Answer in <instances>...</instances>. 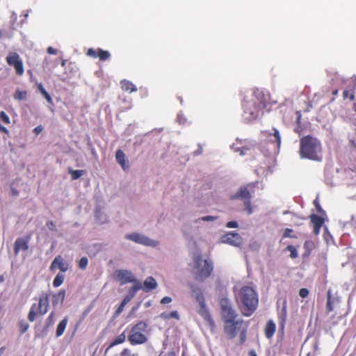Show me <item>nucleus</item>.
Segmentation results:
<instances>
[{
  "instance_id": "51",
  "label": "nucleus",
  "mask_w": 356,
  "mask_h": 356,
  "mask_svg": "<svg viewBox=\"0 0 356 356\" xmlns=\"http://www.w3.org/2000/svg\"><path fill=\"white\" fill-rule=\"evenodd\" d=\"M124 306H125V305L122 302L120 303V305L118 306V307L117 308L116 313L117 314L121 313L123 311Z\"/></svg>"
},
{
  "instance_id": "12",
  "label": "nucleus",
  "mask_w": 356,
  "mask_h": 356,
  "mask_svg": "<svg viewBox=\"0 0 356 356\" xmlns=\"http://www.w3.org/2000/svg\"><path fill=\"white\" fill-rule=\"evenodd\" d=\"M6 60L8 65L15 68V73L17 76H22L24 74V68L23 62L17 53H10Z\"/></svg>"
},
{
  "instance_id": "37",
  "label": "nucleus",
  "mask_w": 356,
  "mask_h": 356,
  "mask_svg": "<svg viewBox=\"0 0 356 356\" xmlns=\"http://www.w3.org/2000/svg\"><path fill=\"white\" fill-rule=\"evenodd\" d=\"M0 118L5 124H9L10 123L9 116L4 111L0 112Z\"/></svg>"
},
{
  "instance_id": "22",
  "label": "nucleus",
  "mask_w": 356,
  "mask_h": 356,
  "mask_svg": "<svg viewBox=\"0 0 356 356\" xmlns=\"http://www.w3.org/2000/svg\"><path fill=\"white\" fill-rule=\"evenodd\" d=\"M276 331V325L275 322L270 319L268 320L264 327V334L265 337L270 339L273 338V335L275 334Z\"/></svg>"
},
{
  "instance_id": "26",
  "label": "nucleus",
  "mask_w": 356,
  "mask_h": 356,
  "mask_svg": "<svg viewBox=\"0 0 356 356\" xmlns=\"http://www.w3.org/2000/svg\"><path fill=\"white\" fill-rule=\"evenodd\" d=\"M120 86L122 90L125 92H133L137 90L136 86L133 83L126 79L120 81Z\"/></svg>"
},
{
  "instance_id": "54",
  "label": "nucleus",
  "mask_w": 356,
  "mask_h": 356,
  "mask_svg": "<svg viewBox=\"0 0 356 356\" xmlns=\"http://www.w3.org/2000/svg\"><path fill=\"white\" fill-rule=\"evenodd\" d=\"M314 204H315V206H316V207L317 209V211L319 213H322L323 212V209H322L321 207L320 206V204H318V202L316 200H315L314 201Z\"/></svg>"
},
{
  "instance_id": "31",
  "label": "nucleus",
  "mask_w": 356,
  "mask_h": 356,
  "mask_svg": "<svg viewBox=\"0 0 356 356\" xmlns=\"http://www.w3.org/2000/svg\"><path fill=\"white\" fill-rule=\"evenodd\" d=\"M14 97L17 100H25L27 98V92L24 90H17L15 92Z\"/></svg>"
},
{
  "instance_id": "40",
  "label": "nucleus",
  "mask_w": 356,
  "mask_h": 356,
  "mask_svg": "<svg viewBox=\"0 0 356 356\" xmlns=\"http://www.w3.org/2000/svg\"><path fill=\"white\" fill-rule=\"evenodd\" d=\"M326 309H327V312H332L334 309L332 299H331V296H330V293H328Z\"/></svg>"
},
{
  "instance_id": "53",
  "label": "nucleus",
  "mask_w": 356,
  "mask_h": 356,
  "mask_svg": "<svg viewBox=\"0 0 356 356\" xmlns=\"http://www.w3.org/2000/svg\"><path fill=\"white\" fill-rule=\"evenodd\" d=\"M38 89L41 94H43V92H46V90L44 89L42 83L38 84Z\"/></svg>"
},
{
  "instance_id": "30",
  "label": "nucleus",
  "mask_w": 356,
  "mask_h": 356,
  "mask_svg": "<svg viewBox=\"0 0 356 356\" xmlns=\"http://www.w3.org/2000/svg\"><path fill=\"white\" fill-rule=\"evenodd\" d=\"M65 275L63 273H58L53 280V286L56 288L60 286L64 282Z\"/></svg>"
},
{
  "instance_id": "7",
  "label": "nucleus",
  "mask_w": 356,
  "mask_h": 356,
  "mask_svg": "<svg viewBox=\"0 0 356 356\" xmlns=\"http://www.w3.org/2000/svg\"><path fill=\"white\" fill-rule=\"evenodd\" d=\"M256 183H249L247 185L240 186L237 192L230 197V200H241L243 202L245 210L250 215L253 212V209L251 203L252 195L251 193L254 192Z\"/></svg>"
},
{
  "instance_id": "47",
  "label": "nucleus",
  "mask_w": 356,
  "mask_h": 356,
  "mask_svg": "<svg viewBox=\"0 0 356 356\" xmlns=\"http://www.w3.org/2000/svg\"><path fill=\"white\" fill-rule=\"evenodd\" d=\"M43 130V127L42 125H38L34 129H33V132L36 134V135H38L40 134Z\"/></svg>"
},
{
  "instance_id": "9",
  "label": "nucleus",
  "mask_w": 356,
  "mask_h": 356,
  "mask_svg": "<svg viewBox=\"0 0 356 356\" xmlns=\"http://www.w3.org/2000/svg\"><path fill=\"white\" fill-rule=\"evenodd\" d=\"M191 289L193 294L195 296L196 300L200 305V309H198V314L207 322L209 325H213L214 322L210 314V312L205 304V300L203 293L201 290L194 284H191Z\"/></svg>"
},
{
  "instance_id": "1",
  "label": "nucleus",
  "mask_w": 356,
  "mask_h": 356,
  "mask_svg": "<svg viewBox=\"0 0 356 356\" xmlns=\"http://www.w3.org/2000/svg\"><path fill=\"white\" fill-rule=\"evenodd\" d=\"M269 97V94L265 93L263 90L255 89L251 99H244L243 102V118L251 122L258 118L260 115H263L268 105Z\"/></svg>"
},
{
  "instance_id": "10",
  "label": "nucleus",
  "mask_w": 356,
  "mask_h": 356,
  "mask_svg": "<svg viewBox=\"0 0 356 356\" xmlns=\"http://www.w3.org/2000/svg\"><path fill=\"white\" fill-rule=\"evenodd\" d=\"M220 314L222 320L224 322L227 320L236 319L238 314L234 309L232 302L227 298H222L220 300Z\"/></svg>"
},
{
  "instance_id": "16",
  "label": "nucleus",
  "mask_w": 356,
  "mask_h": 356,
  "mask_svg": "<svg viewBox=\"0 0 356 356\" xmlns=\"http://www.w3.org/2000/svg\"><path fill=\"white\" fill-rule=\"evenodd\" d=\"M69 263L60 255H58L51 262L49 269L51 271H54L58 268L61 273H65L69 269Z\"/></svg>"
},
{
  "instance_id": "15",
  "label": "nucleus",
  "mask_w": 356,
  "mask_h": 356,
  "mask_svg": "<svg viewBox=\"0 0 356 356\" xmlns=\"http://www.w3.org/2000/svg\"><path fill=\"white\" fill-rule=\"evenodd\" d=\"M221 241L224 243H227L236 247H239L243 243V239L240 234L234 232H229L224 234L221 237Z\"/></svg>"
},
{
  "instance_id": "25",
  "label": "nucleus",
  "mask_w": 356,
  "mask_h": 356,
  "mask_svg": "<svg viewBox=\"0 0 356 356\" xmlns=\"http://www.w3.org/2000/svg\"><path fill=\"white\" fill-rule=\"evenodd\" d=\"M68 316H65L62 321L59 322V323L57 325L56 330V337H61L66 329L67 323H68Z\"/></svg>"
},
{
  "instance_id": "38",
  "label": "nucleus",
  "mask_w": 356,
  "mask_h": 356,
  "mask_svg": "<svg viewBox=\"0 0 356 356\" xmlns=\"http://www.w3.org/2000/svg\"><path fill=\"white\" fill-rule=\"evenodd\" d=\"M216 219H218L217 216H203V217L199 218L198 220H195V222H197L199 220H202V221H213V220H215Z\"/></svg>"
},
{
  "instance_id": "61",
  "label": "nucleus",
  "mask_w": 356,
  "mask_h": 356,
  "mask_svg": "<svg viewBox=\"0 0 356 356\" xmlns=\"http://www.w3.org/2000/svg\"><path fill=\"white\" fill-rule=\"evenodd\" d=\"M353 111L356 113V103H355L353 106Z\"/></svg>"
},
{
  "instance_id": "44",
  "label": "nucleus",
  "mask_w": 356,
  "mask_h": 356,
  "mask_svg": "<svg viewBox=\"0 0 356 356\" xmlns=\"http://www.w3.org/2000/svg\"><path fill=\"white\" fill-rule=\"evenodd\" d=\"M226 227L228 228H236L238 227V222L236 221H229L226 224Z\"/></svg>"
},
{
  "instance_id": "14",
  "label": "nucleus",
  "mask_w": 356,
  "mask_h": 356,
  "mask_svg": "<svg viewBox=\"0 0 356 356\" xmlns=\"http://www.w3.org/2000/svg\"><path fill=\"white\" fill-rule=\"evenodd\" d=\"M115 280L120 285H124L135 281V277L130 270H117L114 273Z\"/></svg>"
},
{
  "instance_id": "33",
  "label": "nucleus",
  "mask_w": 356,
  "mask_h": 356,
  "mask_svg": "<svg viewBox=\"0 0 356 356\" xmlns=\"http://www.w3.org/2000/svg\"><path fill=\"white\" fill-rule=\"evenodd\" d=\"M56 313L54 311H52L49 315L48 316L47 318L46 319V327H49L52 326L54 324V318H55Z\"/></svg>"
},
{
  "instance_id": "46",
  "label": "nucleus",
  "mask_w": 356,
  "mask_h": 356,
  "mask_svg": "<svg viewBox=\"0 0 356 356\" xmlns=\"http://www.w3.org/2000/svg\"><path fill=\"white\" fill-rule=\"evenodd\" d=\"M172 302V298L169 296H165L161 300V304H168Z\"/></svg>"
},
{
  "instance_id": "32",
  "label": "nucleus",
  "mask_w": 356,
  "mask_h": 356,
  "mask_svg": "<svg viewBox=\"0 0 356 356\" xmlns=\"http://www.w3.org/2000/svg\"><path fill=\"white\" fill-rule=\"evenodd\" d=\"M161 317L165 319H170L172 318L177 319V320L179 319V315L177 311H172L168 314L163 313V314H161Z\"/></svg>"
},
{
  "instance_id": "59",
  "label": "nucleus",
  "mask_w": 356,
  "mask_h": 356,
  "mask_svg": "<svg viewBox=\"0 0 356 356\" xmlns=\"http://www.w3.org/2000/svg\"><path fill=\"white\" fill-rule=\"evenodd\" d=\"M332 94L334 96L337 95H338V90L335 89V90H332Z\"/></svg>"
},
{
  "instance_id": "45",
  "label": "nucleus",
  "mask_w": 356,
  "mask_h": 356,
  "mask_svg": "<svg viewBox=\"0 0 356 356\" xmlns=\"http://www.w3.org/2000/svg\"><path fill=\"white\" fill-rule=\"evenodd\" d=\"M47 226L51 231L56 230V225L53 221H48L47 222Z\"/></svg>"
},
{
  "instance_id": "8",
  "label": "nucleus",
  "mask_w": 356,
  "mask_h": 356,
  "mask_svg": "<svg viewBox=\"0 0 356 356\" xmlns=\"http://www.w3.org/2000/svg\"><path fill=\"white\" fill-rule=\"evenodd\" d=\"M148 324L145 321H140L135 324L128 336V341L131 345L143 344L147 341Z\"/></svg>"
},
{
  "instance_id": "64",
  "label": "nucleus",
  "mask_w": 356,
  "mask_h": 356,
  "mask_svg": "<svg viewBox=\"0 0 356 356\" xmlns=\"http://www.w3.org/2000/svg\"><path fill=\"white\" fill-rule=\"evenodd\" d=\"M2 349H3L2 348L0 349V351H1V352H3V350H2Z\"/></svg>"
},
{
  "instance_id": "57",
  "label": "nucleus",
  "mask_w": 356,
  "mask_h": 356,
  "mask_svg": "<svg viewBox=\"0 0 356 356\" xmlns=\"http://www.w3.org/2000/svg\"><path fill=\"white\" fill-rule=\"evenodd\" d=\"M294 131L296 133V134H298L299 135L301 134V129L300 127H297L294 129Z\"/></svg>"
},
{
  "instance_id": "43",
  "label": "nucleus",
  "mask_w": 356,
  "mask_h": 356,
  "mask_svg": "<svg viewBox=\"0 0 356 356\" xmlns=\"http://www.w3.org/2000/svg\"><path fill=\"white\" fill-rule=\"evenodd\" d=\"M42 95L46 99V100L47 101V102L49 104H50L51 105L54 104L53 99H52L51 97L47 91L43 92V94H42Z\"/></svg>"
},
{
  "instance_id": "5",
  "label": "nucleus",
  "mask_w": 356,
  "mask_h": 356,
  "mask_svg": "<svg viewBox=\"0 0 356 356\" xmlns=\"http://www.w3.org/2000/svg\"><path fill=\"white\" fill-rule=\"evenodd\" d=\"M193 265L191 273L195 280L203 282L209 277L213 272V263L208 259H204L200 253L193 255Z\"/></svg>"
},
{
  "instance_id": "23",
  "label": "nucleus",
  "mask_w": 356,
  "mask_h": 356,
  "mask_svg": "<svg viewBox=\"0 0 356 356\" xmlns=\"http://www.w3.org/2000/svg\"><path fill=\"white\" fill-rule=\"evenodd\" d=\"M66 291L65 289L60 290L58 293L52 295V305L56 307L58 305H62L65 298Z\"/></svg>"
},
{
  "instance_id": "55",
  "label": "nucleus",
  "mask_w": 356,
  "mask_h": 356,
  "mask_svg": "<svg viewBox=\"0 0 356 356\" xmlns=\"http://www.w3.org/2000/svg\"><path fill=\"white\" fill-rule=\"evenodd\" d=\"M8 36V33L5 32L4 31L0 29V39L3 38V37Z\"/></svg>"
},
{
  "instance_id": "21",
  "label": "nucleus",
  "mask_w": 356,
  "mask_h": 356,
  "mask_svg": "<svg viewBox=\"0 0 356 356\" xmlns=\"http://www.w3.org/2000/svg\"><path fill=\"white\" fill-rule=\"evenodd\" d=\"M310 220L314 226V233L318 235L320 232V229L324 223L323 218L318 216L316 214H312L310 216Z\"/></svg>"
},
{
  "instance_id": "17",
  "label": "nucleus",
  "mask_w": 356,
  "mask_h": 356,
  "mask_svg": "<svg viewBox=\"0 0 356 356\" xmlns=\"http://www.w3.org/2000/svg\"><path fill=\"white\" fill-rule=\"evenodd\" d=\"M86 55L94 58H99L102 61L106 60L111 57V54L108 51L103 50L100 48L97 49L90 48L88 49Z\"/></svg>"
},
{
  "instance_id": "48",
  "label": "nucleus",
  "mask_w": 356,
  "mask_h": 356,
  "mask_svg": "<svg viewBox=\"0 0 356 356\" xmlns=\"http://www.w3.org/2000/svg\"><path fill=\"white\" fill-rule=\"evenodd\" d=\"M10 193L13 197H17L19 195V191L15 188L13 187V186H10Z\"/></svg>"
},
{
  "instance_id": "3",
  "label": "nucleus",
  "mask_w": 356,
  "mask_h": 356,
  "mask_svg": "<svg viewBox=\"0 0 356 356\" xmlns=\"http://www.w3.org/2000/svg\"><path fill=\"white\" fill-rule=\"evenodd\" d=\"M321 152L320 140L313 136L307 135L300 139L299 154L302 159L320 161Z\"/></svg>"
},
{
  "instance_id": "2",
  "label": "nucleus",
  "mask_w": 356,
  "mask_h": 356,
  "mask_svg": "<svg viewBox=\"0 0 356 356\" xmlns=\"http://www.w3.org/2000/svg\"><path fill=\"white\" fill-rule=\"evenodd\" d=\"M241 313L245 316H250L256 310L259 303L258 295L252 287L243 286L236 298Z\"/></svg>"
},
{
  "instance_id": "28",
  "label": "nucleus",
  "mask_w": 356,
  "mask_h": 356,
  "mask_svg": "<svg viewBox=\"0 0 356 356\" xmlns=\"http://www.w3.org/2000/svg\"><path fill=\"white\" fill-rule=\"evenodd\" d=\"M132 283H134V285L129 289V294L131 296L134 297V296L136 295V293L138 291L143 289V285L136 278H135V281L133 282Z\"/></svg>"
},
{
  "instance_id": "27",
  "label": "nucleus",
  "mask_w": 356,
  "mask_h": 356,
  "mask_svg": "<svg viewBox=\"0 0 356 356\" xmlns=\"http://www.w3.org/2000/svg\"><path fill=\"white\" fill-rule=\"evenodd\" d=\"M125 339H126L125 332H123L122 334H120V335H118L117 337H115L113 339V341L108 346V349L111 348L116 345L122 343L123 342H124Z\"/></svg>"
},
{
  "instance_id": "6",
  "label": "nucleus",
  "mask_w": 356,
  "mask_h": 356,
  "mask_svg": "<svg viewBox=\"0 0 356 356\" xmlns=\"http://www.w3.org/2000/svg\"><path fill=\"white\" fill-rule=\"evenodd\" d=\"M37 303H33L28 314V320L33 322L38 316H44L49 310V294L47 292H42L38 298Z\"/></svg>"
},
{
  "instance_id": "42",
  "label": "nucleus",
  "mask_w": 356,
  "mask_h": 356,
  "mask_svg": "<svg viewBox=\"0 0 356 356\" xmlns=\"http://www.w3.org/2000/svg\"><path fill=\"white\" fill-rule=\"evenodd\" d=\"M299 295L301 298H305L309 295V290L306 288H302L299 291Z\"/></svg>"
},
{
  "instance_id": "19",
  "label": "nucleus",
  "mask_w": 356,
  "mask_h": 356,
  "mask_svg": "<svg viewBox=\"0 0 356 356\" xmlns=\"http://www.w3.org/2000/svg\"><path fill=\"white\" fill-rule=\"evenodd\" d=\"M115 159L117 163L120 165L124 170H128L130 168L129 162L127 159L126 156L123 151L121 149L117 150L115 153Z\"/></svg>"
},
{
  "instance_id": "56",
  "label": "nucleus",
  "mask_w": 356,
  "mask_h": 356,
  "mask_svg": "<svg viewBox=\"0 0 356 356\" xmlns=\"http://www.w3.org/2000/svg\"><path fill=\"white\" fill-rule=\"evenodd\" d=\"M248 356H257L254 350H251L248 353Z\"/></svg>"
},
{
  "instance_id": "4",
  "label": "nucleus",
  "mask_w": 356,
  "mask_h": 356,
  "mask_svg": "<svg viewBox=\"0 0 356 356\" xmlns=\"http://www.w3.org/2000/svg\"><path fill=\"white\" fill-rule=\"evenodd\" d=\"M248 325V322L236 318L224 322L223 330L229 339H233L239 335L240 343L243 344L246 341Z\"/></svg>"
},
{
  "instance_id": "20",
  "label": "nucleus",
  "mask_w": 356,
  "mask_h": 356,
  "mask_svg": "<svg viewBox=\"0 0 356 356\" xmlns=\"http://www.w3.org/2000/svg\"><path fill=\"white\" fill-rule=\"evenodd\" d=\"M29 238H18L16 239L14 244L15 254H17L20 250L26 251L29 248Z\"/></svg>"
},
{
  "instance_id": "52",
  "label": "nucleus",
  "mask_w": 356,
  "mask_h": 356,
  "mask_svg": "<svg viewBox=\"0 0 356 356\" xmlns=\"http://www.w3.org/2000/svg\"><path fill=\"white\" fill-rule=\"evenodd\" d=\"M0 131H1V132H2V133H3V134H8H8H9V133H10V132H9V131H8V129L6 127H3V126L2 124H0Z\"/></svg>"
},
{
  "instance_id": "39",
  "label": "nucleus",
  "mask_w": 356,
  "mask_h": 356,
  "mask_svg": "<svg viewBox=\"0 0 356 356\" xmlns=\"http://www.w3.org/2000/svg\"><path fill=\"white\" fill-rule=\"evenodd\" d=\"M293 229L290 228L285 229L284 234H283V238H296V236L292 235Z\"/></svg>"
},
{
  "instance_id": "24",
  "label": "nucleus",
  "mask_w": 356,
  "mask_h": 356,
  "mask_svg": "<svg viewBox=\"0 0 356 356\" xmlns=\"http://www.w3.org/2000/svg\"><path fill=\"white\" fill-rule=\"evenodd\" d=\"M142 285L143 290L145 292H149L156 289L158 284L153 277L149 276L145 279V280L143 282V284Z\"/></svg>"
},
{
  "instance_id": "62",
  "label": "nucleus",
  "mask_w": 356,
  "mask_h": 356,
  "mask_svg": "<svg viewBox=\"0 0 356 356\" xmlns=\"http://www.w3.org/2000/svg\"><path fill=\"white\" fill-rule=\"evenodd\" d=\"M351 143H352L353 146L356 148L355 143L354 141H351Z\"/></svg>"
},
{
  "instance_id": "35",
  "label": "nucleus",
  "mask_w": 356,
  "mask_h": 356,
  "mask_svg": "<svg viewBox=\"0 0 356 356\" xmlns=\"http://www.w3.org/2000/svg\"><path fill=\"white\" fill-rule=\"evenodd\" d=\"M88 264V259L86 257H81L79 261L78 266L81 270H85Z\"/></svg>"
},
{
  "instance_id": "34",
  "label": "nucleus",
  "mask_w": 356,
  "mask_h": 356,
  "mask_svg": "<svg viewBox=\"0 0 356 356\" xmlns=\"http://www.w3.org/2000/svg\"><path fill=\"white\" fill-rule=\"evenodd\" d=\"M286 250L290 252V257L292 259H296V258L298 257V252H297V250H296V247H294L292 245H289L286 247Z\"/></svg>"
},
{
  "instance_id": "11",
  "label": "nucleus",
  "mask_w": 356,
  "mask_h": 356,
  "mask_svg": "<svg viewBox=\"0 0 356 356\" xmlns=\"http://www.w3.org/2000/svg\"><path fill=\"white\" fill-rule=\"evenodd\" d=\"M264 140L273 145L277 150H279L281 145V136L279 131L275 128L270 130H264L261 132Z\"/></svg>"
},
{
  "instance_id": "58",
  "label": "nucleus",
  "mask_w": 356,
  "mask_h": 356,
  "mask_svg": "<svg viewBox=\"0 0 356 356\" xmlns=\"http://www.w3.org/2000/svg\"><path fill=\"white\" fill-rule=\"evenodd\" d=\"M166 356H176V355L174 351H170L167 353Z\"/></svg>"
},
{
  "instance_id": "60",
  "label": "nucleus",
  "mask_w": 356,
  "mask_h": 356,
  "mask_svg": "<svg viewBox=\"0 0 356 356\" xmlns=\"http://www.w3.org/2000/svg\"><path fill=\"white\" fill-rule=\"evenodd\" d=\"M65 63H66V60H63L62 62H61V65L63 67L65 65Z\"/></svg>"
},
{
  "instance_id": "50",
  "label": "nucleus",
  "mask_w": 356,
  "mask_h": 356,
  "mask_svg": "<svg viewBox=\"0 0 356 356\" xmlns=\"http://www.w3.org/2000/svg\"><path fill=\"white\" fill-rule=\"evenodd\" d=\"M134 297L131 296L130 294L125 296L123 299V300L122 301L125 305L129 302L131 301V300Z\"/></svg>"
},
{
  "instance_id": "63",
  "label": "nucleus",
  "mask_w": 356,
  "mask_h": 356,
  "mask_svg": "<svg viewBox=\"0 0 356 356\" xmlns=\"http://www.w3.org/2000/svg\"><path fill=\"white\" fill-rule=\"evenodd\" d=\"M2 349H3L2 348L0 349V351H1V352H3V350H2Z\"/></svg>"
},
{
  "instance_id": "13",
  "label": "nucleus",
  "mask_w": 356,
  "mask_h": 356,
  "mask_svg": "<svg viewBox=\"0 0 356 356\" xmlns=\"http://www.w3.org/2000/svg\"><path fill=\"white\" fill-rule=\"evenodd\" d=\"M125 238L128 240L134 241L135 243L147 245V246H156L158 245V241H155L154 240H152L139 233H131L128 234L125 236Z\"/></svg>"
},
{
  "instance_id": "41",
  "label": "nucleus",
  "mask_w": 356,
  "mask_h": 356,
  "mask_svg": "<svg viewBox=\"0 0 356 356\" xmlns=\"http://www.w3.org/2000/svg\"><path fill=\"white\" fill-rule=\"evenodd\" d=\"M19 325L22 334L25 333L29 327V324L25 322H20Z\"/></svg>"
},
{
  "instance_id": "36",
  "label": "nucleus",
  "mask_w": 356,
  "mask_h": 356,
  "mask_svg": "<svg viewBox=\"0 0 356 356\" xmlns=\"http://www.w3.org/2000/svg\"><path fill=\"white\" fill-rule=\"evenodd\" d=\"M343 97L344 99L349 98L350 101H353L355 99V93L353 90L349 91L348 90H345L343 92Z\"/></svg>"
},
{
  "instance_id": "18",
  "label": "nucleus",
  "mask_w": 356,
  "mask_h": 356,
  "mask_svg": "<svg viewBox=\"0 0 356 356\" xmlns=\"http://www.w3.org/2000/svg\"><path fill=\"white\" fill-rule=\"evenodd\" d=\"M287 318V312H286V302L284 301L283 306L280 311L278 312L277 318L279 321V332L284 334V328L286 325Z\"/></svg>"
},
{
  "instance_id": "49",
  "label": "nucleus",
  "mask_w": 356,
  "mask_h": 356,
  "mask_svg": "<svg viewBox=\"0 0 356 356\" xmlns=\"http://www.w3.org/2000/svg\"><path fill=\"white\" fill-rule=\"evenodd\" d=\"M47 51L49 54L56 55L57 54V50L52 47H49L47 49Z\"/></svg>"
},
{
  "instance_id": "29",
  "label": "nucleus",
  "mask_w": 356,
  "mask_h": 356,
  "mask_svg": "<svg viewBox=\"0 0 356 356\" xmlns=\"http://www.w3.org/2000/svg\"><path fill=\"white\" fill-rule=\"evenodd\" d=\"M68 172L71 175L72 179L76 180L84 175L85 171L83 170H72L70 168H68Z\"/></svg>"
}]
</instances>
